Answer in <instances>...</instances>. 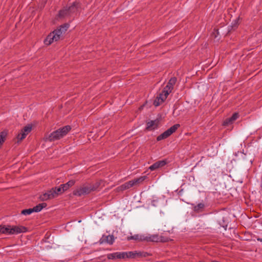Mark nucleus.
Segmentation results:
<instances>
[{
	"instance_id": "aec40b11",
	"label": "nucleus",
	"mask_w": 262,
	"mask_h": 262,
	"mask_svg": "<svg viewBox=\"0 0 262 262\" xmlns=\"http://www.w3.org/2000/svg\"><path fill=\"white\" fill-rule=\"evenodd\" d=\"M67 7L64 8L62 10H60L59 12V16L60 17H64L66 16H70L69 13H67Z\"/></svg>"
},
{
	"instance_id": "a878e982",
	"label": "nucleus",
	"mask_w": 262,
	"mask_h": 262,
	"mask_svg": "<svg viewBox=\"0 0 262 262\" xmlns=\"http://www.w3.org/2000/svg\"><path fill=\"white\" fill-rule=\"evenodd\" d=\"M75 183V181L74 180H70L69 181V182H68L67 183V185H68L69 187H72V186H73L74 185Z\"/></svg>"
},
{
	"instance_id": "4be33fe9",
	"label": "nucleus",
	"mask_w": 262,
	"mask_h": 262,
	"mask_svg": "<svg viewBox=\"0 0 262 262\" xmlns=\"http://www.w3.org/2000/svg\"><path fill=\"white\" fill-rule=\"evenodd\" d=\"M33 212L32 208L24 209L21 211V213L23 215H29Z\"/></svg>"
},
{
	"instance_id": "dca6fc26",
	"label": "nucleus",
	"mask_w": 262,
	"mask_h": 262,
	"mask_svg": "<svg viewBox=\"0 0 262 262\" xmlns=\"http://www.w3.org/2000/svg\"><path fill=\"white\" fill-rule=\"evenodd\" d=\"M126 258H134L137 256H142L141 252H138L137 251L124 252Z\"/></svg>"
},
{
	"instance_id": "20e7f679",
	"label": "nucleus",
	"mask_w": 262,
	"mask_h": 262,
	"mask_svg": "<svg viewBox=\"0 0 262 262\" xmlns=\"http://www.w3.org/2000/svg\"><path fill=\"white\" fill-rule=\"evenodd\" d=\"M27 231L26 228L23 226H11L0 225V233L6 234H17Z\"/></svg>"
},
{
	"instance_id": "a211bd4d",
	"label": "nucleus",
	"mask_w": 262,
	"mask_h": 262,
	"mask_svg": "<svg viewBox=\"0 0 262 262\" xmlns=\"http://www.w3.org/2000/svg\"><path fill=\"white\" fill-rule=\"evenodd\" d=\"M176 81H177V78L176 77H172L169 80L167 84L166 85V86L165 88H166V90H169L170 91H172L173 90L174 85L176 83Z\"/></svg>"
},
{
	"instance_id": "f3484780",
	"label": "nucleus",
	"mask_w": 262,
	"mask_h": 262,
	"mask_svg": "<svg viewBox=\"0 0 262 262\" xmlns=\"http://www.w3.org/2000/svg\"><path fill=\"white\" fill-rule=\"evenodd\" d=\"M239 117L237 113H234L231 117L227 118L223 123L224 125H228L232 124Z\"/></svg>"
},
{
	"instance_id": "f03ea898",
	"label": "nucleus",
	"mask_w": 262,
	"mask_h": 262,
	"mask_svg": "<svg viewBox=\"0 0 262 262\" xmlns=\"http://www.w3.org/2000/svg\"><path fill=\"white\" fill-rule=\"evenodd\" d=\"M127 241L134 240L137 242H158L161 241L157 234H137L127 237Z\"/></svg>"
},
{
	"instance_id": "f8f14e48",
	"label": "nucleus",
	"mask_w": 262,
	"mask_h": 262,
	"mask_svg": "<svg viewBox=\"0 0 262 262\" xmlns=\"http://www.w3.org/2000/svg\"><path fill=\"white\" fill-rule=\"evenodd\" d=\"M107 258L108 259H114L116 258L118 259H125V252H114L112 253H109L107 255Z\"/></svg>"
},
{
	"instance_id": "4468645a",
	"label": "nucleus",
	"mask_w": 262,
	"mask_h": 262,
	"mask_svg": "<svg viewBox=\"0 0 262 262\" xmlns=\"http://www.w3.org/2000/svg\"><path fill=\"white\" fill-rule=\"evenodd\" d=\"M159 121L158 119L151 120L147 123L146 129L149 130H154L157 128Z\"/></svg>"
},
{
	"instance_id": "bb28decb",
	"label": "nucleus",
	"mask_w": 262,
	"mask_h": 262,
	"mask_svg": "<svg viewBox=\"0 0 262 262\" xmlns=\"http://www.w3.org/2000/svg\"><path fill=\"white\" fill-rule=\"evenodd\" d=\"M256 239H257V240L258 241H259V242H262V236H261V237H259V236H258V237H257V238H256Z\"/></svg>"
},
{
	"instance_id": "cd10ccee",
	"label": "nucleus",
	"mask_w": 262,
	"mask_h": 262,
	"mask_svg": "<svg viewBox=\"0 0 262 262\" xmlns=\"http://www.w3.org/2000/svg\"><path fill=\"white\" fill-rule=\"evenodd\" d=\"M155 202H156V201H155V200H153V201H152V205H154V206H156V205H155Z\"/></svg>"
},
{
	"instance_id": "1a4fd4ad",
	"label": "nucleus",
	"mask_w": 262,
	"mask_h": 262,
	"mask_svg": "<svg viewBox=\"0 0 262 262\" xmlns=\"http://www.w3.org/2000/svg\"><path fill=\"white\" fill-rule=\"evenodd\" d=\"M32 128V126L30 124H28L25 126L17 136L18 141H21L25 139L26 136L31 131Z\"/></svg>"
},
{
	"instance_id": "9d476101",
	"label": "nucleus",
	"mask_w": 262,
	"mask_h": 262,
	"mask_svg": "<svg viewBox=\"0 0 262 262\" xmlns=\"http://www.w3.org/2000/svg\"><path fill=\"white\" fill-rule=\"evenodd\" d=\"M56 197V192L53 190L50 189L47 192L41 194L39 199L42 201H47L48 200L52 199Z\"/></svg>"
},
{
	"instance_id": "0eeeda50",
	"label": "nucleus",
	"mask_w": 262,
	"mask_h": 262,
	"mask_svg": "<svg viewBox=\"0 0 262 262\" xmlns=\"http://www.w3.org/2000/svg\"><path fill=\"white\" fill-rule=\"evenodd\" d=\"M180 127V124H176L170 127L169 129L165 131L162 134L158 136L157 138V141H161L165 139L170 136L172 133L176 132V130Z\"/></svg>"
},
{
	"instance_id": "6ab92c4d",
	"label": "nucleus",
	"mask_w": 262,
	"mask_h": 262,
	"mask_svg": "<svg viewBox=\"0 0 262 262\" xmlns=\"http://www.w3.org/2000/svg\"><path fill=\"white\" fill-rule=\"evenodd\" d=\"M47 206V204L46 203H41L36 205V206L32 208L33 211L35 212H38L40 211L43 208Z\"/></svg>"
},
{
	"instance_id": "423d86ee",
	"label": "nucleus",
	"mask_w": 262,
	"mask_h": 262,
	"mask_svg": "<svg viewBox=\"0 0 262 262\" xmlns=\"http://www.w3.org/2000/svg\"><path fill=\"white\" fill-rule=\"evenodd\" d=\"M146 179V176L141 177L139 178L127 182L118 187L119 190L123 191L136 186L143 182Z\"/></svg>"
},
{
	"instance_id": "ddd939ff",
	"label": "nucleus",
	"mask_w": 262,
	"mask_h": 262,
	"mask_svg": "<svg viewBox=\"0 0 262 262\" xmlns=\"http://www.w3.org/2000/svg\"><path fill=\"white\" fill-rule=\"evenodd\" d=\"M79 3L75 2H74L72 5L69 7H67L68 13H69L70 16H72L73 14L75 13L78 9Z\"/></svg>"
},
{
	"instance_id": "b1692460",
	"label": "nucleus",
	"mask_w": 262,
	"mask_h": 262,
	"mask_svg": "<svg viewBox=\"0 0 262 262\" xmlns=\"http://www.w3.org/2000/svg\"><path fill=\"white\" fill-rule=\"evenodd\" d=\"M7 133L3 132L0 134V145L4 142V140L6 137Z\"/></svg>"
},
{
	"instance_id": "6e6552de",
	"label": "nucleus",
	"mask_w": 262,
	"mask_h": 262,
	"mask_svg": "<svg viewBox=\"0 0 262 262\" xmlns=\"http://www.w3.org/2000/svg\"><path fill=\"white\" fill-rule=\"evenodd\" d=\"M171 91L169 90H166V88H164L162 92L159 94V96L157 97L158 102L155 101V105L156 106L159 105L160 103H162L166 100L167 96L171 93Z\"/></svg>"
},
{
	"instance_id": "393cba45",
	"label": "nucleus",
	"mask_w": 262,
	"mask_h": 262,
	"mask_svg": "<svg viewBox=\"0 0 262 262\" xmlns=\"http://www.w3.org/2000/svg\"><path fill=\"white\" fill-rule=\"evenodd\" d=\"M61 186L62 187V192L65 191L66 190H68L69 188V187L68 185H67V183L61 184Z\"/></svg>"
},
{
	"instance_id": "39448f33",
	"label": "nucleus",
	"mask_w": 262,
	"mask_h": 262,
	"mask_svg": "<svg viewBox=\"0 0 262 262\" xmlns=\"http://www.w3.org/2000/svg\"><path fill=\"white\" fill-rule=\"evenodd\" d=\"M99 185L97 183L94 185H83L77 188L73 191V194L76 196H81L82 195L90 193L91 191L96 190Z\"/></svg>"
},
{
	"instance_id": "5701e85b",
	"label": "nucleus",
	"mask_w": 262,
	"mask_h": 262,
	"mask_svg": "<svg viewBox=\"0 0 262 262\" xmlns=\"http://www.w3.org/2000/svg\"><path fill=\"white\" fill-rule=\"evenodd\" d=\"M204 207V204L203 203H199L197 205L194 207V209L196 211H199Z\"/></svg>"
},
{
	"instance_id": "412c9836",
	"label": "nucleus",
	"mask_w": 262,
	"mask_h": 262,
	"mask_svg": "<svg viewBox=\"0 0 262 262\" xmlns=\"http://www.w3.org/2000/svg\"><path fill=\"white\" fill-rule=\"evenodd\" d=\"M51 190H53L56 192V197L59 194L63 193L62 191V187L61 185L58 187H54L51 189Z\"/></svg>"
},
{
	"instance_id": "7ed1b4c3",
	"label": "nucleus",
	"mask_w": 262,
	"mask_h": 262,
	"mask_svg": "<svg viewBox=\"0 0 262 262\" xmlns=\"http://www.w3.org/2000/svg\"><path fill=\"white\" fill-rule=\"evenodd\" d=\"M71 129L70 126H65L51 133L46 138V140L51 142L59 140L66 136Z\"/></svg>"
},
{
	"instance_id": "2eb2a0df",
	"label": "nucleus",
	"mask_w": 262,
	"mask_h": 262,
	"mask_svg": "<svg viewBox=\"0 0 262 262\" xmlns=\"http://www.w3.org/2000/svg\"><path fill=\"white\" fill-rule=\"evenodd\" d=\"M166 164V161H165V160H161V161H157L156 162V163H155L154 164H153L152 165H151L149 167V169L151 170V171H154L160 167H162L163 166H164V165H165Z\"/></svg>"
},
{
	"instance_id": "9b49d317",
	"label": "nucleus",
	"mask_w": 262,
	"mask_h": 262,
	"mask_svg": "<svg viewBox=\"0 0 262 262\" xmlns=\"http://www.w3.org/2000/svg\"><path fill=\"white\" fill-rule=\"evenodd\" d=\"M115 241L114 236L112 235H103L100 238L99 242L101 244H108L112 245Z\"/></svg>"
},
{
	"instance_id": "f257e3e1",
	"label": "nucleus",
	"mask_w": 262,
	"mask_h": 262,
	"mask_svg": "<svg viewBox=\"0 0 262 262\" xmlns=\"http://www.w3.org/2000/svg\"><path fill=\"white\" fill-rule=\"evenodd\" d=\"M68 28L69 25L65 24L61 26L59 29H57L50 33L44 40L45 44L50 45L54 41L58 40Z\"/></svg>"
}]
</instances>
